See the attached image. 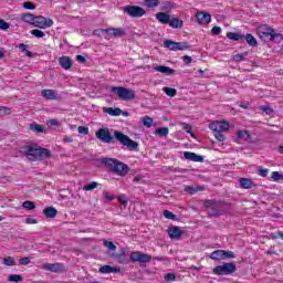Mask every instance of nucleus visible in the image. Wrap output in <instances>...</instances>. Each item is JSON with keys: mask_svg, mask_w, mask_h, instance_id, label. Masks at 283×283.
Instances as JSON below:
<instances>
[{"mask_svg": "<svg viewBox=\"0 0 283 283\" xmlns=\"http://www.w3.org/2000/svg\"><path fill=\"white\" fill-rule=\"evenodd\" d=\"M24 156L29 158V160H43L45 158H52V153L48 148H41V146L36 144H29L24 146Z\"/></svg>", "mask_w": 283, "mask_h": 283, "instance_id": "nucleus-1", "label": "nucleus"}, {"mask_svg": "<svg viewBox=\"0 0 283 283\" xmlns=\"http://www.w3.org/2000/svg\"><path fill=\"white\" fill-rule=\"evenodd\" d=\"M101 165L104 167H107L113 174H116V176H122V178H125L127 174H129V166L127 164L115 159V158H102L101 159Z\"/></svg>", "mask_w": 283, "mask_h": 283, "instance_id": "nucleus-2", "label": "nucleus"}, {"mask_svg": "<svg viewBox=\"0 0 283 283\" xmlns=\"http://www.w3.org/2000/svg\"><path fill=\"white\" fill-rule=\"evenodd\" d=\"M256 34L264 43H271V41L282 39V34L275 32V29L271 28L269 24L256 27Z\"/></svg>", "mask_w": 283, "mask_h": 283, "instance_id": "nucleus-3", "label": "nucleus"}, {"mask_svg": "<svg viewBox=\"0 0 283 283\" xmlns=\"http://www.w3.org/2000/svg\"><path fill=\"white\" fill-rule=\"evenodd\" d=\"M111 92L116 94L120 101H134V98H136V92H134L132 88L112 86Z\"/></svg>", "mask_w": 283, "mask_h": 283, "instance_id": "nucleus-4", "label": "nucleus"}, {"mask_svg": "<svg viewBox=\"0 0 283 283\" xmlns=\"http://www.w3.org/2000/svg\"><path fill=\"white\" fill-rule=\"evenodd\" d=\"M115 140H118L120 145H124V147H127L130 151H136L138 149V143L134 139L129 138V136L115 130L114 132Z\"/></svg>", "mask_w": 283, "mask_h": 283, "instance_id": "nucleus-5", "label": "nucleus"}, {"mask_svg": "<svg viewBox=\"0 0 283 283\" xmlns=\"http://www.w3.org/2000/svg\"><path fill=\"white\" fill-rule=\"evenodd\" d=\"M235 271H238L235 263L229 262V263H223L222 265L216 266L212 270V273L214 275H231V273H235Z\"/></svg>", "mask_w": 283, "mask_h": 283, "instance_id": "nucleus-6", "label": "nucleus"}, {"mask_svg": "<svg viewBox=\"0 0 283 283\" xmlns=\"http://www.w3.org/2000/svg\"><path fill=\"white\" fill-rule=\"evenodd\" d=\"M122 10L125 14L132 17V19H140V17H145V14H147V11L139 6H126L123 7Z\"/></svg>", "mask_w": 283, "mask_h": 283, "instance_id": "nucleus-7", "label": "nucleus"}, {"mask_svg": "<svg viewBox=\"0 0 283 283\" xmlns=\"http://www.w3.org/2000/svg\"><path fill=\"white\" fill-rule=\"evenodd\" d=\"M95 136L98 140H101L102 143H107L108 145L116 143V139L114 138V136H112V133H109V129L107 128H99L95 133Z\"/></svg>", "mask_w": 283, "mask_h": 283, "instance_id": "nucleus-8", "label": "nucleus"}, {"mask_svg": "<svg viewBox=\"0 0 283 283\" xmlns=\"http://www.w3.org/2000/svg\"><path fill=\"white\" fill-rule=\"evenodd\" d=\"M34 28H40V30H45L54 25V20L45 18L43 15H35V21L33 22Z\"/></svg>", "mask_w": 283, "mask_h": 283, "instance_id": "nucleus-9", "label": "nucleus"}, {"mask_svg": "<svg viewBox=\"0 0 283 283\" xmlns=\"http://www.w3.org/2000/svg\"><path fill=\"white\" fill-rule=\"evenodd\" d=\"M130 262H139V264H147L151 262V255L140 251L130 252Z\"/></svg>", "mask_w": 283, "mask_h": 283, "instance_id": "nucleus-10", "label": "nucleus"}, {"mask_svg": "<svg viewBox=\"0 0 283 283\" xmlns=\"http://www.w3.org/2000/svg\"><path fill=\"white\" fill-rule=\"evenodd\" d=\"M109 258H112L113 260H116L118 264H127L129 262V259L127 256V251L125 250V248H122L119 250V253L109 252Z\"/></svg>", "mask_w": 283, "mask_h": 283, "instance_id": "nucleus-11", "label": "nucleus"}, {"mask_svg": "<svg viewBox=\"0 0 283 283\" xmlns=\"http://www.w3.org/2000/svg\"><path fill=\"white\" fill-rule=\"evenodd\" d=\"M42 269L44 271H50L51 273H63V271H65V265H63V263H44Z\"/></svg>", "mask_w": 283, "mask_h": 283, "instance_id": "nucleus-12", "label": "nucleus"}, {"mask_svg": "<svg viewBox=\"0 0 283 283\" xmlns=\"http://www.w3.org/2000/svg\"><path fill=\"white\" fill-rule=\"evenodd\" d=\"M210 129L213 133L229 132V123H227V122H212L210 124Z\"/></svg>", "mask_w": 283, "mask_h": 283, "instance_id": "nucleus-13", "label": "nucleus"}, {"mask_svg": "<svg viewBox=\"0 0 283 283\" xmlns=\"http://www.w3.org/2000/svg\"><path fill=\"white\" fill-rule=\"evenodd\" d=\"M196 19L200 25H209L211 23V14L206 11H198Z\"/></svg>", "mask_w": 283, "mask_h": 283, "instance_id": "nucleus-14", "label": "nucleus"}, {"mask_svg": "<svg viewBox=\"0 0 283 283\" xmlns=\"http://www.w3.org/2000/svg\"><path fill=\"white\" fill-rule=\"evenodd\" d=\"M167 233L170 240H180V238H182V229H180L178 226L168 228Z\"/></svg>", "mask_w": 283, "mask_h": 283, "instance_id": "nucleus-15", "label": "nucleus"}, {"mask_svg": "<svg viewBox=\"0 0 283 283\" xmlns=\"http://www.w3.org/2000/svg\"><path fill=\"white\" fill-rule=\"evenodd\" d=\"M184 158H186V160H191L192 163H205V157L191 151H185Z\"/></svg>", "mask_w": 283, "mask_h": 283, "instance_id": "nucleus-16", "label": "nucleus"}, {"mask_svg": "<svg viewBox=\"0 0 283 283\" xmlns=\"http://www.w3.org/2000/svg\"><path fill=\"white\" fill-rule=\"evenodd\" d=\"M153 70H155L156 72H160V74H165L166 76H171V74H176V70L165 65H154Z\"/></svg>", "mask_w": 283, "mask_h": 283, "instance_id": "nucleus-17", "label": "nucleus"}, {"mask_svg": "<svg viewBox=\"0 0 283 283\" xmlns=\"http://www.w3.org/2000/svg\"><path fill=\"white\" fill-rule=\"evenodd\" d=\"M41 96H43V98L46 101H59V95L54 90H42Z\"/></svg>", "mask_w": 283, "mask_h": 283, "instance_id": "nucleus-18", "label": "nucleus"}, {"mask_svg": "<svg viewBox=\"0 0 283 283\" xmlns=\"http://www.w3.org/2000/svg\"><path fill=\"white\" fill-rule=\"evenodd\" d=\"M59 65H61L63 70H71L73 65L72 59L70 56H62L59 59Z\"/></svg>", "mask_w": 283, "mask_h": 283, "instance_id": "nucleus-19", "label": "nucleus"}, {"mask_svg": "<svg viewBox=\"0 0 283 283\" xmlns=\"http://www.w3.org/2000/svg\"><path fill=\"white\" fill-rule=\"evenodd\" d=\"M156 19H157V21H159V23L167 25L171 21V15H169V13H167V12H158L156 14Z\"/></svg>", "mask_w": 283, "mask_h": 283, "instance_id": "nucleus-20", "label": "nucleus"}, {"mask_svg": "<svg viewBox=\"0 0 283 283\" xmlns=\"http://www.w3.org/2000/svg\"><path fill=\"white\" fill-rule=\"evenodd\" d=\"M243 41H245L250 48H258V39L251 33L243 34Z\"/></svg>", "mask_w": 283, "mask_h": 283, "instance_id": "nucleus-21", "label": "nucleus"}, {"mask_svg": "<svg viewBox=\"0 0 283 283\" xmlns=\"http://www.w3.org/2000/svg\"><path fill=\"white\" fill-rule=\"evenodd\" d=\"M99 273H103V274L120 273V268H114L112 265H103L99 268Z\"/></svg>", "mask_w": 283, "mask_h": 283, "instance_id": "nucleus-22", "label": "nucleus"}, {"mask_svg": "<svg viewBox=\"0 0 283 283\" xmlns=\"http://www.w3.org/2000/svg\"><path fill=\"white\" fill-rule=\"evenodd\" d=\"M36 19V15L32 13H22L20 20L24 23H30V25H34V21Z\"/></svg>", "mask_w": 283, "mask_h": 283, "instance_id": "nucleus-23", "label": "nucleus"}, {"mask_svg": "<svg viewBox=\"0 0 283 283\" xmlns=\"http://www.w3.org/2000/svg\"><path fill=\"white\" fill-rule=\"evenodd\" d=\"M227 39H230V41H244V34L241 32H228Z\"/></svg>", "mask_w": 283, "mask_h": 283, "instance_id": "nucleus-24", "label": "nucleus"}, {"mask_svg": "<svg viewBox=\"0 0 283 283\" xmlns=\"http://www.w3.org/2000/svg\"><path fill=\"white\" fill-rule=\"evenodd\" d=\"M103 112H105V114H109V116H120V114H123V109L118 107H104Z\"/></svg>", "mask_w": 283, "mask_h": 283, "instance_id": "nucleus-25", "label": "nucleus"}, {"mask_svg": "<svg viewBox=\"0 0 283 283\" xmlns=\"http://www.w3.org/2000/svg\"><path fill=\"white\" fill-rule=\"evenodd\" d=\"M43 213L45 218H56V216L59 214V210H56V208L54 207H48L43 210Z\"/></svg>", "mask_w": 283, "mask_h": 283, "instance_id": "nucleus-26", "label": "nucleus"}, {"mask_svg": "<svg viewBox=\"0 0 283 283\" xmlns=\"http://www.w3.org/2000/svg\"><path fill=\"white\" fill-rule=\"evenodd\" d=\"M168 24L170 25V28H175L176 30H182V20L178 19V18H170V22H168Z\"/></svg>", "mask_w": 283, "mask_h": 283, "instance_id": "nucleus-27", "label": "nucleus"}, {"mask_svg": "<svg viewBox=\"0 0 283 283\" xmlns=\"http://www.w3.org/2000/svg\"><path fill=\"white\" fill-rule=\"evenodd\" d=\"M239 184L241 189H251V187H253V180L249 178H241Z\"/></svg>", "mask_w": 283, "mask_h": 283, "instance_id": "nucleus-28", "label": "nucleus"}, {"mask_svg": "<svg viewBox=\"0 0 283 283\" xmlns=\"http://www.w3.org/2000/svg\"><path fill=\"white\" fill-rule=\"evenodd\" d=\"M156 136H160V138H165L169 136V128L160 127L155 130Z\"/></svg>", "mask_w": 283, "mask_h": 283, "instance_id": "nucleus-29", "label": "nucleus"}, {"mask_svg": "<svg viewBox=\"0 0 283 283\" xmlns=\"http://www.w3.org/2000/svg\"><path fill=\"white\" fill-rule=\"evenodd\" d=\"M164 48H167L168 50H171L172 52H177V42H174L171 40H165Z\"/></svg>", "mask_w": 283, "mask_h": 283, "instance_id": "nucleus-30", "label": "nucleus"}, {"mask_svg": "<svg viewBox=\"0 0 283 283\" xmlns=\"http://www.w3.org/2000/svg\"><path fill=\"white\" fill-rule=\"evenodd\" d=\"M247 56H249V52H243V53H238L235 55H233V61H235L237 63H240L242 61H247Z\"/></svg>", "mask_w": 283, "mask_h": 283, "instance_id": "nucleus-31", "label": "nucleus"}, {"mask_svg": "<svg viewBox=\"0 0 283 283\" xmlns=\"http://www.w3.org/2000/svg\"><path fill=\"white\" fill-rule=\"evenodd\" d=\"M211 260H224V254L222 253V250L213 251L210 254Z\"/></svg>", "mask_w": 283, "mask_h": 283, "instance_id": "nucleus-32", "label": "nucleus"}, {"mask_svg": "<svg viewBox=\"0 0 283 283\" xmlns=\"http://www.w3.org/2000/svg\"><path fill=\"white\" fill-rule=\"evenodd\" d=\"M125 34H127V31H125V29H120V28L113 29V36L115 39L125 36Z\"/></svg>", "mask_w": 283, "mask_h": 283, "instance_id": "nucleus-33", "label": "nucleus"}, {"mask_svg": "<svg viewBox=\"0 0 283 283\" xmlns=\"http://www.w3.org/2000/svg\"><path fill=\"white\" fill-rule=\"evenodd\" d=\"M144 6H146V8H158V6H160V1L159 0H144Z\"/></svg>", "mask_w": 283, "mask_h": 283, "instance_id": "nucleus-34", "label": "nucleus"}, {"mask_svg": "<svg viewBox=\"0 0 283 283\" xmlns=\"http://www.w3.org/2000/svg\"><path fill=\"white\" fill-rule=\"evenodd\" d=\"M22 207L28 211H32L33 209H36V205L34 203V201H30V200L23 201Z\"/></svg>", "mask_w": 283, "mask_h": 283, "instance_id": "nucleus-35", "label": "nucleus"}, {"mask_svg": "<svg viewBox=\"0 0 283 283\" xmlns=\"http://www.w3.org/2000/svg\"><path fill=\"white\" fill-rule=\"evenodd\" d=\"M19 50H21V52H24L25 56L32 57L34 56V53H32V51H28V44H19Z\"/></svg>", "mask_w": 283, "mask_h": 283, "instance_id": "nucleus-36", "label": "nucleus"}, {"mask_svg": "<svg viewBox=\"0 0 283 283\" xmlns=\"http://www.w3.org/2000/svg\"><path fill=\"white\" fill-rule=\"evenodd\" d=\"M202 189H200V187H192V186H186L184 191H186L187 193H190V196H193V193H198V191H201Z\"/></svg>", "mask_w": 283, "mask_h": 283, "instance_id": "nucleus-37", "label": "nucleus"}, {"mask_svg": "<svg viewBox=\"0 0 283 283\" xmlns=\"http://www.w3.org/2000/svg\"><path fill=\"white\" fill-rule=\"evenodd\" d=\"M96 187H98V182L92 181L91 184L84 185L83 190L84 191H94V189H96Z\"/></svg>", "mask_w": 283, "mask_h": 283, "instance_id": "nucleus-38", "label": "nucleus"}, {"mask_svg": "<svg viewBox=\"0 0 283 283\" xmlns=\"http://www.w3.org/2000/svg\"><path fill=\"white\" fill-rule=\"evenodd\" d=\"M164 92L165 94H167V96L174 97L178 94V91L176 88L172 87H164Z\"/></svg>", "mask_w": 283, "mask_h": 283, "instance_id": "nucleus-39", "label": "nucleus"}, {"mask_svg": "<svg viewBox=\"0 0 283 283\" xmlns=\"http://www.w3.org/2000/svg\"><path fill=\"white\" fill-rule=\"evenodd\" d=\"M32 36H35V39H43L45 36V32L39 30V29H33L31 30Z\"/></svg>", "mask_w": 283, "mask_h": 283, "instance_id": "nucleus-40", "label": "nucleus"}, {"mask_svg": "<svg viewBox=\"0 0 283 283\" xmlns=\"http://www.w3.org/2000/svg\"><path fill=\"white\" fill-rule=\"evenodd\" d=\"M12 114V108L6 107V106H0V117L1 116H10Z\"/></svg>", "mask_w": 283, "mask_h": 283, "instance_id": "nucleus-41", "label": "nucleus"}, {"mask_svg": "<svg viewBox=\"0 0 283 283\" xmlns=\"http://www.w3.org/2000/svg\"><path fill=\"white\" fill-rule=\"evenodd\" d=\"M8 282H23V276L19 274H11L8 277Z\"/></svg>", "mask_w": 283, "mask_h": 283, "instance_id": "nucleus-42", "label": "nucleus"}, {"mask_svg": "<svg viewBox=\"0 0 283 283\" xmlns=\"http://www.w3.org/2000/svg\"><path fill=\"white\" fill-rule=\"evenodd\" d=\"M143 125L144 127H151V125H154V118L149 117V116H145L143 119Z\"/></svg>", "mask_w": 283, "mask_h": 283, "instance_id": "nucleus-43", "label": "nucleus"}, {"mask_svg": "<svg viewBox=\"0 0 283 283\" xmlns=\"http://www.w3.org/2000/svg\"><path fill=\"white\" fill-rule=\"evenodd\" d=\"M104 247H106V249H108V251H112L113 253L114 251H116V244H114V242L112 241L104 240Z\"/></svg>", "mask_w": 283, "mask_h": 283, "instance_id": "nucleus-44", "label": "nucleus"}, {"mask_svg": "<svg viewBox=\"0 0 283 283\" xmlns=\"http://www.w3.org/2000/svg\"><path fill=\"white\" fill-rule=\"evenodd\" d=\"M189 48H190L189 43H187V42H177V52L189 50Z\"/></svg>", "mask_w": 283, "mask_h": 283, "instance_id": "nucleus-45", "label": "nucleus"}, {"mask_svg": "<svg viewBox=\"0 0 283 283\" xmlns=\"http://www.w3.org/2000/svg\"><path fill=\"white\" fill-rule=\"evenodd\" d=\"M32 132H35L36 134H43V130L45 129L43 125L34 124L31 126Z\"/></svg>", "mask_w": 283, "mask_h": 283, "instance_id": "nucleus-46", "label": "nucleus"}, {"mask_svg": "<svg viewBox=\"0 0 283 283\" xmlns=\"http://www.w3.org/2000/svg\"><path fill=\"white\" fill-rule=\"evenodd\" d=\"M272 180L274 182H280V180H282V172L280 171H273L272 172Z\"/></svg>", "mask_w": 283, "mask_h": 283, "instance_id": "nucleus-47", "label": "nucleus"}, {"mask_svg": "<svg viewBox=\"0 0 283 283\" xmlns=\"http://www.w3.org/2000/svg\"><path fill=\"white\" fill-rule=\"evenodd\" d=\"M3 264L6 266H14V259L12 256H8L3 259Z\"/></svg>", "mask_w": 283, "mask_h": 283, "instance_id": "nucleus-48", "label": "nucleus"}, {"mask_svg": "<svg viewBox=\"0 0 283 283\" xmlns=\"http://www.w3.org/2000/svg\"><path fill=\"white\" fill-rule=\"evenodd\" d=\"M164 217L167 219V220H177V217L176 214H174L171 211L169 210H165L164 211Z\"/></svg>", "mask_w": 283, "mask_h": 283, "instance_id": "nucleus-49", "label": "nucleus"}, {"mask_svg": "<svg viewBox=\"0 0 283 283\" xmlns=\"http://www.w3.org/2000/svg\"><path fill=\"white\" fill-rule=\"evenodd\" d=\"M222 253H223V260L235 258V253H233V251L222 250Z\"/></svg>", "mask_w": 283, "mask_h": 283, "instance_id": "nucleus-50", "label": "nucleus"}, {"mask_svg": "<svg viewBox=\"0 0 283 283\" xmlns=\"http://www.w3.org/2000/svg\"><path fill=\"white\" fill-rule=\"evenodd\" d=\"M30 262H31L30 256H24V258L19 260V265L20 266H28V264H30Z\"/></svg>", "mask_w": 283, "mask_h": 283, "instance_id": "nucleus-51", "label": "nucleus"}, {"mask_svg": "<svg viewBox=\"0 0 283 283\" xmlns=\"http://www.w3.org/2000/svg\"><path fill=\"white\" fill-rule=\"evenodd\" d=\"M78 134H83L84 136H87L90 134V128L87 126H80L77 127Z\"/></svg>", "mask_w": 283, "mask_h": 283, "instance_id": "nucleus-52", "label": "nucleus"}, {"mask_svg": "<svg viewBox=\"0 0 283 283\" xmlns=\"http://www.w3.org/2000/svg\"><path fill=\"white\" fill-rule=\"evenodd\" d=\"M105 39H112L114 36V28L104 29Z\"/></svg>", "mask_w": 283, "mask_h": 283, "instance_id": "nucleus-53", "label": "nucleus"}, {"mask_svg": "<svg viewBox=\"0 0 283 283\" xmlns=\"http://www.w3.org/2000/svg\"><path fill=\"white\" fill-rule=\"evenodd\" d=\"M259 176H261L262 178H266V176H269V169L263 168L262 166L259 167Z\"/></svg>", "mask_w": 283, "mask_h": 283, "instance_id": "nucleus-54", "label": "nucleus"}, {"mask_svg": "<svg viewBox=\"0 0 283 283\" xmlns=\"http://www.w3.org/2000/svg\"><path fill=\"white\" fill-rule=\"evenodd\" d=\"M164 279H165V282H174V281H176V274H174V273H167V274L164 276Z\"/></svg>", "mask_w": 283, "mask_h": 283, "instance_id": "nucleus-55", "label": "nucleus"}, {"mask_svg": "<svg viewBox=\"0 0 283 283\" xmlns=\"http://www.w3.org/2000/svg\"><path fill=\"white\" fill-rule=\"evenodd\" d=\"M249 130H239L238 132V138L242 139V138H249Z\"/></svg>", "mask_w": 283, "mask_h": 283, "instance_id": "nucleus-56", "label": "nucleus"}, {"mask_svg": "<svg viewBox=\"0 0 283 283\" xmlns=\"http://www.w3.org/2000/svg\"><path fill=\"white\" fill-rule=\"evenodd\" d=\"M261 112H264L268 116H271V114H273V108L270 106H261Z\"/></svg>", "mask_w": 283, "mask_h": 283, "instance_id": "nucleus-57", "label": "nucleus"}, {"mask_svg": "<svg viewBox=\"0 0 283 283\" xmlns=\"http://www.w3.org/2000/svg\"><path fill=\"white\" fill-rule=\"evenodd\" d=\"M23 8H24V10H35L36 9L34 3H32V2H24Z\"/></svg>", "mask_w": 283, "mask_h": 283, "instance_id": "nucleus-58", "label": "nucleus"}, {"mask_svg": "<svg viewBox=\"0 0 283 283\" xmlns=\"http://www.w3.org/2000/svg\"><path fill=\"white\" fill-rule=\"evenodd\" d=\"M0 30H10V24L6 20H0Z\"/></svg>", "mask_w": 283, "mask_h": 283, "instance_id": "nucleus-59", "label": "nucleus"}, {"mask_svg": "<svg viewBox=\"0 0 283 283\" xmlns=\"http://www.w3.org/2000/svg\"><path fill=\"white\" fill-rule=\"evenodd\" d=\"M222 32V28L216 25L211 29V33L214 35V36H218V34H220Z\"/></svg>", "mask_w": 283, "mask_h": 283, "instance_id": "nucleus-60", "label": "nucleus"}, {"mask_svg": "<svg viewBox=\"0 0 283 283\" xmlns=\"http://www.w3.org/2000/svg\"><path fill=\"white\" fill-rule=\"evenodd\" d=\"M214 138L219 140V143H224V134L223 133H213Z\"/></svg>", "mask_w": 283, "mask_h": 283, "instance_id": "nucleus-61", "label": "nucleus"}, {"mask_svg": "<svg viewBox=\"0 0 283 283\" xmlns=\"http://www.w3.org/2000/svg\"><path fill=\"white\" fill-rule=\"evenodd\" d=\"M117 200H118V202H119L120 205H123L124 207L127 205V197H125V196H119V197L117 198Z\"/></svg>", "mask_w": 283, "mask_h": 283, "instance_id": "nucleus-62", "label": "nucleus"}, {"mask_svg": "<svg viewBox=\"0 0 283 283\" xmlns=\"http://www.w3.org/2000/svg\"><path fill=\"white\" fill-rule=\"evenodd\" d=\"M76 61H77L78 63H82V64L87 63V60H86L85 56H83V55H77V56H76Z\"/></svg>", "mask_w": 283, "mask_h": 283, "instance_id": "nucleus-63", "label": "nucleus"}, {"mask_svg": "<svg viewBox=\"0 0 283 283\" xmlns=\"http://www.w3.org/2000/svg\"><path fill=\"white\" fill-rule=\"evenodd\" d=\"M191 61H193V59H191V56H189V55L184 56V63L186 65H189L191 63Z\"/></svg>", "mask_w": 283, "mask_h": 283, "instance_id": "nucleus-64", "label": "nucleus"}]
</instances>
